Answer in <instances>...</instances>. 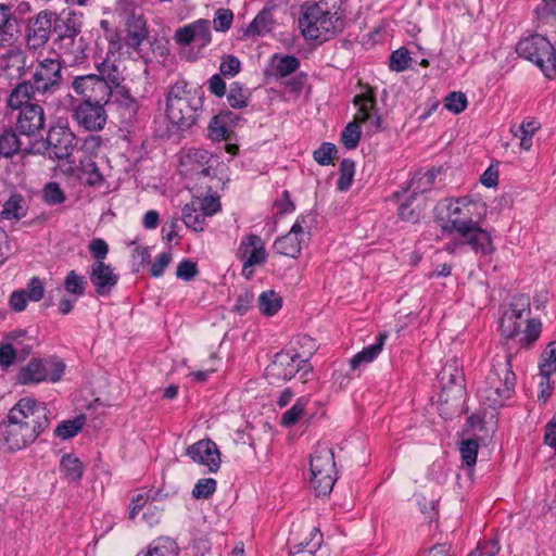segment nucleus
Segmentation results:
<instances>
[{
	"label": "nucleus",
	"mask_w": 556,
	"mask_h": 556,
	"mask_svg": "<svg viewBox=\"0 0 556 556\" xmlns=\"http://www.w3.org/2000/svg\"><path fill=\"white\" fill-rule=\"evenodd\" d=\"M511 357L506 351L493 357L491 368L478 389V396L483 405L495 409L513 396L517 379L513 371Z\"/></svg>",
	"instance_id": "1"
},
{
	"label": "nucleus",
	"mask_w": 556,
	"mask_h": 556,
	"mask_svg": "<svg viewBox=\"0 0 556 556\" xmlns=\"http://www.w3.org/2000/svg\"><path fill=\"white\" fill-rule=\"evenodd\" d=\"M316 350L315 341L303 336L275 355L273 363L267 367V375L273 379L287 381L298 372L306 378L312 372L309 358Z\"/></svg>",
	"instance_id": "2"
},
{
	"label": "nucleus",
	"mask_w": 556,
	"mask_h": 556,
	"mask_svg": "<svg viewBox=\"0 0 556 556\" xmlns=\"http://www.w3.org/2000/svg\"><path fill=\"white\" fill-rule=\"evenodd\" d=\"M188 86L189 84L180 78L168 88L166 93V117L181 131L195 125L203 106L202 96Z\"/></svg>",
	"instance_id": "3"
},
{
	"label": "nucleus",
	"mask_w": 556,
	"mask_h": 556,
	"mask_svg": "<svg viewBox=\"0 0 556 556\" xmlns=\"http://www.w3.org/2000/svg\"><path fill=\"white\" fill-rule=\"evenodd\" d=\"M29 401L15 404L8 414V419L0 424V442H2L8 450L18 451L25 448L27 445L36 441V439L47 429L46 418L42 410H37L35 414L38 419L37 426L28 427L21 420L27 415L24 414V408L29 412Z\"/></svg>",
	"instance_id": "4"
},
{
	"label": "nucleus",
	"mask_w": 556,
	"mask_h": 556,
	"mask_svg": "<svg viewBox=\"0 0 556 556\" xmlns=\"http://www.w3.org/2000/svg\"><path fill=\"white\" fill-rule=\"evenodd\" d=\"M299 26L307 40L327 41L342 29V21L328 9L326 2H305L301 7Z\"/></svg>",
	"instance_id": "5"
},
{
	"label": "nucleus",
	"mask_w": 556,
	"mask_h": 556,
	"mask_svg": "<svg viewBox=\"0 0 556 556\" xmlns=\"http://www.w3.org/2000/svg\"><path fill=\"white\" fill-rule=\"evenodd\" d=\"M65 370V363L58 356L33 357L17 371L16 382L22 386L56 383L61 381Z\"/></svg>",
	"instance_id": "6"
},
{
	"label": "nucleus",
	"mask_w": 556,
	"mask_h": 556,
	"mask_svg": "<svg viewBox=\"0 0 556 556\" xmlns=\"http://www.w3.org/2000/svg\"><path fill=\"white\" fill-rule=\"evenodd\" d=\"M516 52L540 67L547 78L556 75V51L546 37L533 34L522 38L516 46Z\"/></svg>",
	"instance_id": "7"
},
{
	"label": "nucleus",
	"mask_w": 556,
	"mask_h": 556,
	"mask_svg": "<svg viewBox=\"0 0 556 556\" xmlns=\"http://www.w3.org/2000/svg\"><path fill=\"white\" fill-rule=\"evenodd\" d=\"M311 484L317 495H328L337 481L334 454L326 443H318L311 457Z\"/></svg>",
	"instance_id": "8"
},
{
	"label": "nucleus",
	"mask_w": 556,
	"mask_h": 556,
	"mask_svg": "<svg viewBox=\"0 0 556 556\" xmlns=\"http://www.w3.org/2000/svg\"><path fill=\"white\" fill-rule=\"evenodd\" d=\"M62 68L63 65L59 58L38 60L31 70L28 80L40 99L46 100L61 89L63 80Z\"/></svg>",
	"instance_id": "9"
},
{
	"label": "nucleus",
	"mask_w": 556,
	"mask_h": 556,
	"mask_svg": "<svg viewBox=\"0 0 556 556\" xmlns=\"http://www.w3.org/2000/svg\"><path fill=\"white\" fill-rule=\"evenodd\" d=\"M218 164L216 156L201 148H190L180 162L185 176L195 181L215 178V166Z\"/></svg>",
	"instance_id": "10"
},
{
	"label": "nucleus",
	"mask_w": 556,
	"mask_h": 556,
	"mask_svg": "<svg viewBox=\"0 0 556 556\" xmlns=\"http://www.w3.org/2000/svg\"><path fill=\"white\" fill-rule=\"evenodd\" d=\"M71 88L80 98V101L102 104H110L111 102L112 87L98 78L97 74L75 76Z\"/></svg>",
	"instance_id": "11"
},
{
	"label": "nucleus",
	"mask_w": 556,
	"mask_h": 556,
	"mask_svg": "<svg viewBox=\"0 0 556 556\" xmlns=\"http://www.w3.org/2000/svg\"><path fill=\"white\" fill-rule=\"evenodd\" d=\"M237 256L242 264V276L251 279L254 275V266H261L267 261V252L263 239L255 233H250L241 239Z\"/></svg>",
	"instance_id": "12"
},
{
	"label": "nucleus",
	"mask_w": 556,
	"mask_h": 556,
	"mask_svg": "<svg viewBox=\"0 0 556 556\" xmlns=\"http://www.w3.org/2000/svg\"><path fill=\"white\" fill-rule=\"evenodd\" d=\"M453 224L462 239L460 243L469 245L475 253L486 256L495 251L490 232L482 229L478 222L468 220L465 224L454 220Z\"/></svg>",
	"instance_id": "13"
},
{
	"label": "nucleus",
	"mask_w": 556,
	"mask_h": 556,
	"mask_svg": "<svg viewBox=\"0 0 556 556\" xmlns=\"http://www.w3.org/2000/svg\"><path fill=\"white\" fill-rule=\"evenodd\" d=\"M108 104L80 101L73 109V118L77 125L87 131H100L106 125Z\"/></svg>",
	"instance_id": "14"
},
{
	"label": "nucleus",
	"mask_w": 556,
	"mask_h": 556,
	"mask_svg": "<svg viewBox=\"0 0 556 556\" xmlns=\"http://www.w3.org/2000/svg\"><path fill=\"white\" fill-rule=\"evenodd\" d=\"M54 12L42 10L28 20L26 29V45L29 49L42 48L53 31Z\"/></svg>",
	"instance_id": "15"
},
{
	"label": "nucleus",
	"mask_w": 556,
	"mask_h": 556,
	"mask_svg": "<svg viewBox=\"0 0 556 556\" xmlns=\"http://www.w3.org/2000/svg\"><path fill=\"white\" fill-rule=\"evenodd\" d=\"M74 141L75 136L70 128L55 126L49 129L43 144L51 159L64 160L72 154Z\"/></svg>",
	"instance_id": "16"
},
{
	"label": "nucleus",
	"mask_w": 556,
	"mask_h": 556,
	"mask_svg": "<svg viewBox=\"0 0 556 556\" xmlns=\"http://www.w3.org/2000/svg\"><path fill=\"white\" fill-rule=\"evenodd\" d=\"M174 39L179 46L194 43L198 48H204L212 41L211 22L200 18L185 25L175 31Z\"/></svg>",
	"instance_id": "17"
},
{
	"label": "nucleus",
	"mask_w": 556,
	"mask_h": 556,
	"mask_svg": "<svg viewBox=\"0 0 556 556\" xmlns=\"http://www.w3.org/2000/svg\"><path fill=\"white\" fill-rule=\"evenodd\" d=\"M80 31L81 14L74 11L62 14L54 12L52 35H54L53 42L56 48L80 35Z\"/></svg>",
	"instance_id": "18"
},
{
	"label": "nucleus",
	"mask_w": 556,
	"mask_h": 556,
	"mask_svg": "<svg viewBox=\"0 0 556 556\" xmlns=\"http://www.w3.org/2000/svg\"><path fill=\"white\" fill-rule=\"evenodd\" d=\"M88 278L94 287L96 294L106 296L116 287L119 276L111 264L105 262H93L88 270Z\"/></svg>",
	"instance_id": "19"
},
{
	"label": "nucleus",
	"mask_w": 556,
	"mask_h": 556,
	"mask_svg": "<svg viewBox=\"0 0 556 556\" xmlns=\"http://www.w3.org/2000/svg\"><path fill=\"white\" fill-rule=\"evenodd\" d=\"M46 124L45 111L40 104L25 105L18 113L16 130L21 135L35 137L39 135Z\"/></svg>",
	"instance_id": "20"
},
{
	"label": "nucleus",
	"mask_w": 556,
	"mask_h": 556,
	"mask_svg": "<svg viewBox=\"0 0 556 556\" xmlns=\"http://www.w3.org/2000/svg\"><path fill=\"white\" fill-rule=\"evenodd\" d=\"M186 454L195 463L207 466L211 472L220 467V454L214 441L206 439L191 444Z\"/></svg>",
	"instance_id": "21"
},
{
	"label": "nucleus",
	"mask_w": 556,
	"mask_h": 556,
	"mask_svg": "<svg viewBox=\"0 0 556 556\" xmlns=\"http://www.w3.org/2000/svg\"><path fill=\"white\" fill-rule=\"evenodd\" d=\"M124 25L126 30L125 45L139 53L141 43L148 37L146 20L141 14L132 11L125 16Z\"/></svg>",
	"instance_id": "22"
},
{
	"label": "nucleus",
	"mask_w": 556,
	"mask_h": 556,
	"mask_svg": "<svg viewBox=\"0 0 556 556\" xmlns=\"http://www.w3.org/2000/svg\"><path fill=\"white\" fill-rule=\"evenodd\" d=\"M440 381L442 384L441 399L444 394L448 395L450 392H453L455 396H462L465 378L457 361H453L442 368L440 372Z\"/></svg>",
	"instance_id": "23"
},
{
	"label": "nucleus",
	"mask_w": 556,
	"mask_h": 556,
	"mask_svg": "<svg viewBox=\"0 0 556 556\" xmlns=\"http://www.w3.org/2000/svg\"><path fill=\"white\" fill-rule=\"evenodd\" d=\"M110 103L117 105L125 123H131L136 119L140 105L138 100L130 94L125 86L112 89Z\"/></svg>",
	"instance_id": "24"
},
{
	"label": "nucleus",
	"mask_w": 556,
	"mask_h": 556,
	"mask_svg": "<svg viewBox=\"0 0 556 556\" xmlns=\"http://www.w3.org/2000/svg\"><path fill=\"white\" fill-rule=\"evenodd\" d=\"M43 101L35 91L29 80L18 83L8 97V106L12 110H22L25 105L33 104L31 100Z\"/></svg>",
	"instance_id": "25"
},
{
	"label": "nucleus",
	"mask_w": 556,
	"mask_h": 556,
	"mask_svg": "<svg viewBox=\"0 0 556 556\" xmlns=\"http://www.w3.org/2000/svg\"><path fill=\"white\" fill-rule=\"evenodd\" d=\"M471 201L468 198H459L450 203L447 206V219L446 223L442 226L445 232H455V226L453 224L454 220L460 223L464 222L465 224L468 220H472L468 210Z\"/></svg>",
	"instance_id": "26"
},
{
	"label": "nucleus",
	"mask_w": 556,
	"mask_h": 556,
	"mask_svg": "<svg viewBox=\"0 0 556 556\" xmlns=\"http://www.w3.org/2000/svg\"><path fill=\"white\" fill-rule=\"evenodd\" d=\"M305 238L299 232H293V228L281 237H278L274 242V249L277 253L289 256L298 257L302 250V244L305 242Z\"/></svg>",
	"instance_id": "27"
},
{
	"label": "nucleus",
	"mask_w": 556,
	"mask_h": 556,
	"mask_svg": "<svg viewBox=\"0 0 556 556\" xmlns=\"http://www.w3.org/2000/svg\"><path fill=\"white\" fill-rule=\"evenodd\" d=\"M300 64V60L294 55L275 53L271 56L270 74L277 79L286 78L295 73Z\"/></svg>",
	"instance_id": "28"
},
{
	"label": "nucleus",
	"mask_w": 556,
	"mask_h": 556,
	"mask_svg": "<svg viewBox=\"0 0 556 556\" xmlns=\"http://www.w3.org/2000/svg\"><path fill=\"white\" fill-rule=\"evenodd\" d=\"M56 49L70 64L83 63L87 58V42L80 35L59 46Z\"/></svg>",
	"instance_id": "29"
},
{
	"label": "nucleus",
	"mask_w": 556,
	"mask_h": 556,
	"mask_svg": "<svg viewBox=\"0 0 556 556\" xmlns=\"http://www.w3.org/2000/svg\"><path fill=\"white\" fill-rule=\"evenodd\" d=\"M387 338L388 334L386 332L379 333L375 343L364 348L350 359L351 368L355 370L359 367L361 364L371 363L374 359H376L381 353Z\"/></svg>",
	"instance_id": "30"
},
{
	"label": "nucleus",
	"mask_w": 556,
	"mask_h": 556,
	"mask_svg": "<svg viewBox=\"0 0 556 556\" xmlns=\"http://www.w3.org/2000/svg\"><path fill=\"white\" fill-rule=\"evenodd\" d=\"M17 31V21L11 9L0 4V46L5 47L12 43L14 34Z\"/></svg>",
	"instance_id": "31"
},
{
	"label": "nucleus",
	"mask_w": 556,
	"mask_h": 556,
	"mask_svg": "<svg viewBox=\"0 0 556 556\" xmlns=\"http://www.w3.org/2000/svg\"><path fill=\"white\" fill-rule=\"evenodd\" d=\"M273 7H264L263 10L254 17L245 30L248 36H263L273 30L275 21L273 16Z\"/></svg>",
	"instance_id": "32"
},
{
	"label": "nucleus",
	"mask_w": 556,
	"mask_h": 556,
	"mask_svg": "<svg viewBox=\"0 0 556 556\" xmlns=\"http://www.w3.org/2000/svg\"><path fill=\"white\" fill-rule=\"evenodd\" d=\"M78 170L79 179L88 186L96 187L103 182V175L91 157L86 156L81 160Z\"/></svg>",
	"instance_id": "33"
},
{
	"label": "nucleus",
	"mask_w": 556,
	"mask_h": 556,
	"mask_svg": "<svg viewBox=\"0 0 556 556\" xmlns=\"http://www.w3.org/2000/svg\"><path fill=\"white\" fill-rule=\"evenodd\" d=\"M60 471L65 479L79 481L84 475V465L74 454H64L60 462Z\"/></svg>",
	"instance_id": "34"
},
{
	"label": "nucleus",
	"mask_w": 556,
	"mask_h": 556,
	"mask_svg": "<svg viewBox=\"0 0 556 556\" xmlns=\"http://www.w3.org/2000/svg\"><path fill=\"white\" fill-rule=\"evenodd\" d=\"M182 222L185 225L194 230V231H203L206 216L202 213V211L198 207V205L191 201L187 203L182 207Z\"/></svg>",
	"instance_id": "35"
},
{
	"label": "nucleus",
	"mask_w": 556,
	"mask_h": 556,
	"mask_svg": "<svg viewBox=\"0 0 556 556\" xmlns=\"http://www.w3.org/2000/svg\"><path fill=\"white\" fill-rule=\"evenodd\" d=\"M323 543V533L318 528L311 532V539L294 545L290 551V556H314Z\"/></svg>",
	"instance_id": "36"
},
{
	"label": "nucleus",
	"mask_w": 556,
	"mask_h": 556,
	"mask_svg": "<svg viewBox=\"0 0 556 556\" xmlns=\"http://www.w3.org/2000/svg\"><path fill=\"white\" fill-rule=\"evenodd\" d=\"M147 552L150 556H178L179 547L172 538L160 536L149 544Z\"/></svg>",
	"instance_id": "37"
},
{
	"label": "nucleus",
	"mask_w": 556,
	"mask_h": 556,
	"mask_svg": "<svg viewBox=\"0 0 556 556\" xmlns=\"http://www.w3.org/2000/svg\"><path fill=\"white\" fill-rule=\"evenodd\" d=\"M97 70L99 72V75H97L98 78L105 81L112 89L121 86V81L123 80L122 73L114 62L106 59L97 64Z\"/></svg>",
	"instance_id": "38"
},
{
	"label": "nucleus",
	"mask_w": 556,
	"mask_h": 556,
	"mask_svg": "<svg viewBox=\"0 0 556 556\" xmlns=\"http://www.w3.org/2000/svg\"><path fill=\"white\" fill-rule=\"evenodd\" d=\"M25 401H29V402H33L31 403H28L29 404V412H27L25 408L23 409L24 410V414L27 415L25 418H23L21 421L26 424L28 427H31L34 428L33 426H37V418L35 417V414L37 415V410H42L43 412V417L46 418V422H47V429L49 428L50 426V410L48 409V407L46 406L45 403L42 402H39L37 401L36 399L34 397H30V396H25V397H22L20 399L16 404H20L22 402H25Z\"/></svg>",
	"instance_id": "39"
},
{
	"label": "nucleus",
	"mask_w": 556,
	"mask_h": 556,
	"mask_svg": "<svg viewBox=\"0 0 556 556\" xmlns=\"http://www.w3.org/2000/svg\"><path fill=\"white\" fill-rule=\"evenodd\" d=\"M353 102L358 106V111L355 115L356 119H366L368 118V112L377 111L376 96L370 88L355 96Z\"/></svg>",
	"instance_id": "40"
},
{
	"label": "nucleus",
	"mask_w": 556,
	"mask_h": 556,
	"mask_svg": "<svg viewBox=\"0 0 556 556\" xmlns=\"http://www.w3.org/2000/svg\"><path fill=\"white\" fill-rule=\"evenodd\" d=\"M281 306L282 299L274 290L265 291L258 296V307L265 316H274Z\"/></svg>",
	"instance_id": "41"
},
{
	"label": "nucleus",
	"mask_w": 556,
	"mask_h": 556,
	"mask_svg": "<svg viewBox=\"0 0 556 556\" xmlns=\"http://www.w3.org/2000/svg\"><path fill=\"white\" fill-rule=\"evenodd\" d=\"M22 142L16 132L12 129H5L0 135V155L3 157H12L21 150Z\"/></svg>",
	"instance_id": "42"
},
{
	"label": "nucleus",
	"mask_w": 556,
	"mask_h": 556,
	"mask_svg": "<svg viewBox=\"0 0 556 556\" xmlns=\"http://www.w3.org/2000/svg\"><path fill=\"white\" fill-rule=\"evenodd\" d=\"M308 401L309 400L306 396L299 397L292 407L282 414L280 425L287 428L295 425L301 419V417L304 416L305 407L308 404Z\"/></svg>",
	"instance_id": "43"
},
{
	"label": "nucleus",
	"mask_w": 556,
	"mask_h": 556,
	"mask_svg": "<svg viewBox=\"0 0 556 556\" xmlns=\"http://www.w3.org/2000/svg\"><path fill=\"white\" fill-rule=\"evenodd\" d=\"M225 115H215L207 127L208 138L214 141L228 140L230 138L231 129L224 121Z\"/></svg>",
	"instance_id": "44"
},
{
	"label": "nucleus",
	"mask_w": 556,
	"mask_h": 556,
	"mask_svg": "<svg viewBox=\"0 0 556 556\" xmlns=\"http://www.w3.org/2000/svg\"><path fill=\"white\" fill-rule=\"evenodd\" d=\"M250 96L251 94L248 89H244L238 83H233L230 85L229 90L227 92V101L231 108L242 109L248 106Z\"/></svg>",
	"instance_id": "45"
},
{
	"label": "nucleus",
	"mask_w": 556,
	"mask_h": 556,
	"mask_svg": "<svg viewBox=\"0 0 556 556\" xmlns=\"http://www.w3.org/2000/svg\"><path fill=\"white\" fill-rule=\"evenodd\" d=\"M84 422V416H79L71 420H64L58 425V427L54 430V434L63 440L71 439L83 429Z\"/></svg>",
	"instance_id": "46"
},
{
	"label": "nucleus",
	"mask_w": 556,
	"mask_h": 556,
	"mask_svg": "<svg viewBox=\"0 0 556 556\" xmlns=\"http://www.w3.org/2000/svg\"><path fill=\"white\" fill-rule=\"evenodd\" d=\"M536 18L542 25H556V0H542L535 9Z\"/></svg>",
	"instance_id": "47"
},
{
	"label": "nucleus",
	"mask_w": 556,
	"mask_h": 556,
	"mask_svg": "<svg viewBox=\"0 0 556 556\" xmlns=\"http://www.w3.org/2000/svg\"><path fill=\"white\" fill-rule=\"evenodd\" d=\"M340 177L337 181V188L340 191L350 189L355 174V163L351 159H343L339 167Z\"/></svg>",
	"instance_id": "48"
},
{
	"label": "nucleus",
	"mask_w": 556,
	"mask_h": 556,
	"mask_svg": "<svg viewBox=\"0 0 556 556\" xmlns=\"http://www.w3.org/2000/svg\"><path fill=\"white\" fill-rule=\"evenodd\" d=\"M479 443L475 439L463 440L459 446V453L463 465L472 468L476 465Z\"/></svg>",
	"instance_id": "49"
},
{
	"label": "nucleus",
	"mask_w": 556,
	"mask_h": 556,
	"mask_svg": "<svg viewBox=\"0 0 556 556\" xmlns=\"http://www.w3.org/2000/svg\"><path fill=\"white\" fill-rule=\"evenodd\" d=\"M86 278L77 274L75 270H71L64 279L65 290L77 298L83 296L86 293Z\"/></svg>",
	"instance_id": "50"
},
{
	"label": "nucleus",
	"mask_w": 556,
	"mask_h": 556,
	"mask_svg": "<svg viewBox=\"0 0 556 556\" xmlns=\"http://www.w3.org/2000/svg\"><path fill=\"white\" fill-rule=\"evenodd\" d=\"M2 217L7 219H21L26 215L24 200L22 197H11L2 210Z\"/></svg>",
	"instance_id": "51"
},
{
	"label": "nucleus",
	"mask_w": 556,
	"mask_h": 556,
	"mask_svg": "<svg viewBox=\"0 0 556 556\" xmlns=\"http://www.w3.org/2000/svg\"><path fill=\"white\" fill-rule=\"evenodd\" d=\"M316 214L313 211H308L299 215L291 228H293V232H299L308 240L311 231L316 226Z\"/></svg>",
	"instance_id": "52"
},
{
	"label": "nucleus",
	"mask_w": 556,
	"mask_h": 556,
	"mask_svg": "<svg viewBox=\"0 0 556 556\" xmlns=\"http://www.w3.org/2000/svg\"><path fill=\"white\" fill-rule=\"evenodd\" d=\"M361 136L362 132L358 122L356 121V117H354V121L349 123L343 129L341 134V142L346 149L352 150L358 146Z\"/></svg>",
	"instance_id": "53"
},
{
	"label": "nucleus",
	"mask_w": 556,
	"mask_h": 556,
	"mask_svg": "<svg viewBox=\"0 0 556 556\" xmlns=\"http://www.w3.org/2000/svg\"><path fill=\"white\" fill-rule=\"evenodd\" d=\"M541 357L540 374L551 376L556 371V340L546 346Z\"/></svg>",
	"instance_id": "54"
},
{
	"label": "nucleus",
	"mask_w": 556,
	"mask_h": 556,
	"mask_svg": "<svg viewBox=\"0 0 556 556\" xmlns=\"http://www.w3.org/2000/svg\"><path fill=\"white\" fill-rule=\"evenodd\" d=\"M412 58L406 48H400L390 55L389 67L394 72H403L410 67Z\"/></svg>",
	"instance_id": "55"
},
{
	"label": "nucleus",
	"mask_w": 556,
	"mask_h": 556,
	"mask_svg": "<svg viewBox=\"0 0 556 556\" xmlns=\"http://www.w3.org/2000/svg\"><path fill=\"white\" fill-rule=\"evenodd\" d=\"M467 105V97L460 91L450 92L444 99V106L454 114L464 112Z\"/></svg>",
	"instance_id": "56"
},
{
	"label": "nucleus",
	"mask_w": 556,
	"mask_h": 556,
	"mask_svg": "<svg viewBox=\"0 0 556 556\" xmlns=\"http://www.w3.org/2000/svg\"><path fill=\"white\" fill-rule=\"evenodd\" d=\"M217 482L212 478H204L198 480L193 490L192 496L194 498H210L216 491Z\"/></svg>",
	"instance_id": "57"
},
{
	"label": "nucleus",
	"mask_w": 556,
	"mask_h": 556,
	"mask_svg": "<svg viewBox=\"0 0 556 556\" xmlns=\"http://www.w3.org/2000/svg\"><path fill=\"white\" fill-rule=\"evenodd\" d=\"M337 152V147L331 142H324L314 151V160L323 166L330 165L333 161V155Z\"/></svg>",
	"instance_id": "58"
},
{
	"label": "nucleus",
	"mask_w": 556,
	"mask_h": 556,
	"mask_svg": "<svg viewBox=\"0 0 556 556\" xmlns=\"http://www.w3.org/2000/svg\"><path fill=\"white\" fill-rule=\"evenodd\" d=\"M542 332V323L538 319L528 320L523 337L520 339V343L526 346L533 344Z\"/></svg>",
	"instance_id": "59"
},
{
	"label": "nucleus",
	"mask_w": 556,
	"mask_h": 556,
	"mask_svg": "<svg viewBox=\"0 0 556 556\" xmlns=\"http://www.w3.org/2000/svg\"><path fill=\"white\" fill-rule=\"evenodd\" d=\"M88 251L93 262H104L109 254V244L101 238H94L89 242Z\"/></svg>",
	"instance_id": "60"
},
{
	"label": "nucleus",
	"mask_w": 556,
	"mask_h": 556,
	"mask_svg": "<svg viewBox=\"0 0 556 556\" xmlns=\"http://www.w3.org/2000/svg\"><path fill=\"white\" fill-rule=\"evenodd\" d=\"M233 21V13L229 9H218L213 20L214 28L217 31H226L230 28Z\"/></svg>",
	"instance_id": "61"
},
{
	"label": "nucleus",
	"mask_w": 556,
	"mask_h": 556,
	"mask_svg": "<svg viewBox=\"0 0 556 556\" xmlns=\"http://www.w3.org/2000/svg\"><path fill=\"white\" fill-rule=\"evenodd\" d=\"M46 203L55 205L65 201V194L56 182H49L43 191Z\"/></svg>",
	"instance_id": "62"
},
{
	"label": "nucleus",
	"mask_w": 556,
	"mask_h": 556,
	"mask_svg": "<svg viewBox=\"0 0 556 556\" xmlns=\"http://www.w3.org/2000/svg\"><path fill=\"white\" fill-rule=\"evenodd\" d=\"M17 357V351L12 342L0 343V366L4 369L12 366Z\"/></svg>",
	"instance_id": "63"
},
{
	"label": "nucleus",
	"mask_w": 556,
	"mask_h": 556,
	"mask_svg": "<svg viewBox=\"0 0 556 556\" xmlns=\"http://www.w3.org/2000/svg\"><path fill=\"white\" fill-rule=\"evenodd\" d=\"M500 552L498 541L482 540L478 543L477 547L470 553L476 554L475 556H495Z\"/></svg>",
	"instance_id": "64"
}]
</instances>
